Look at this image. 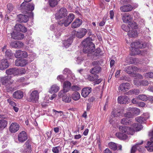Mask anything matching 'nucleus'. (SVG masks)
<instances>
[{
	"label": "nucleus",
	"mask_w": 153,
	"mask_h": 153,
	"mask_svg": "<svg viewBox=\"0 0 153 153\" xmlns=\"http://www.w3.org/2000/svg\"><path fill=\"white\" fill-rule=\"evenodd\" d=\"M34 5L33 4L27 3L25 6L24 5V3H22L21 5V9L22 12L26 15H19V21L21 22L25 23L29 20V17L33 16V14L32 11L34 9Z\"/></svg>",
	"instance_id": "f257e3e1"
},
{
	"label": "nucleus",
	"mask_w": 153,
	"mask_h": 153,
	"mask_svg": "<svg viewBox=\"0 0 153 153\" xmlns=\"http://www.w3.org/2000/svg\"><path fill=\"white\" fill-rule=\"evenodd\" d=\"M82 44L84 46L83 49V52L85 53H87L89 54L92 53L94 51L95 45L92 42L89 38H87L82 42Z\"/></svg>",
	"instance_id": "f03ea898"
},
{
	"label": "nucleus",
	"mask_w": 153,
	"mask_h": 153,
	"mask_svg": "<svg viewBox=\"0 0 153 153\" xmlns=\"http://www.w3.org/2000/svg\"><path fill=\"white\" fill-rule=\"evenodd\" d=\"M146 43L142 42L137 41L131 43V55L139 54L141 51L138 49L144 48L146 47Z\"/></svg>",
	"instance_id": "7ed1b4c3"
},
{
	"label": "nucleus",
	"mask_w": 153,
	"mask_h": 153,
	"mask_svg": "<svg viewBox=\"0 0 153 153\" xmlns=\"http://www.w3.org/2000/svg\"><path fill=\"white\" fill-rule=\"evenodd\" d=\"M39 97V95L38 92L36 90H34L32 91L30 94L27 100L30 102L37 103L38 102Z\"/></svg>",
	"instance_id": "20e7f679"
},
{
	"label": "nucleus",
	"mask_w": 153,
	"mask_h": 153,
	"mask_svg": "<svg viewBox=\"0 0 153 153\" xmlns=\"http://www.w3.org/2000/svg\"><path fill=\"white\" fill-rule=\"evenodd\" d=\"M68 14V11L65 8H62L59 9L55 14V18L57 19H60L66 16Z\"/></svg>",
	"instance_id": "39448f33"
},
{
	"label": "nucleus",
	"mask_w": 153,
	"mask_h": 153,
	"mask_svg": "<svg viewBox=\"0 0 153 153\" xmlns=\"http://www.w3.org/2000/svg\"><path fill=\"white\" fill-rule=\"evenodd\" d=\"M71 85V83L69 82L68 81L65 82L63 83V89L59 92L58 96L61 97L62 96V93H65L68 92L69 91Z\"/></svg>",
	"instance_id": "423d86ee"
},
{
	"label": "nucleus",
	"mask_w": 153,
	"mask_h": 153,
	"mask_svg": "<svg viewBox=\"0 0 153 153\" xmlns=\"http://www.w3.org/2000/svg\"><path fill=\"white\" fill-rule=\"evenodd\" d=\"M27 139V134L24 131L20 132L18 135V140L20 143H23Z\"/></svg>",
	"instance_id": "0eeeda50"
},
{
	"label": "nucleus",
	"mask_w": 153,
	"mask_h": 153,
	"mask_svg": "<svg viewBox=\"0 0 153 153\" xmlns=\"http://www.w3.org/2000/svg\"><path fill=\"white\" fill-rule=\"evenodd\" d=\"M131 88V85L128 83L121 84L119 86L118 90L120 92H124L127 91Z\"/></svg>",
	"instance_id": "6e6552de"
},
{
	"label": "nucleus",
	"mask_w": 153,
	"mask_h": 153,
	"mask_svg": "<svg viewBox=\"0 0 153 153\" xmlns=\"http://www.w3.org/2000/svg\"><path fill=\"white\" fill-rule=\"evenodd\" d=\"M17 31L16 30L11 33L12 37L15 39L21 40L23 39L25 37L24 34Z\"/></svg>",
	"instance_id": "1a4fd4ad"
},
{
	"label": "nucleus",
	"mask_w": 153,
	"mask_h": 153,
	"mask_svg": "<svg viewBox=\"0 0 153 153\" xmlns=\"http://www.w3.org/2000/svg\"><path fill=\"white\" fill-rule=\"evenodd\" d=\"M134 126H136L134 128H131L129 129L128 133L131 135H133L135 131H138L140 130L143 128V127L140 124L134 123Z\"/></svg>",
	"instance_id": "9d476101"
},
{
	"label": "nucleus",
	"mask_w": 153,
	"mask_h": 153,
	"mask_svg": "<svg viewBox=\"0 0 153 153\" xmlns=\"http://www.w3.org/2000/svg\"><path fill=\"white\" fill-rule=\"evenodd\" d=\"M28 63L27 60L25 59H18L15 61V64L17 66H24Z\"/></svg>",
	"instance_id": "9b49d317"
},
{
	"label": "nucleus",
	"mask_w": 153,
	"mask_h": 153,
	"mask_svg": "<svg viewBox=\"0 0 153 153\" xmlns=\"http://www.w3.org/2000/svg\"><path fill=\"white\" fill-rule=\"evenodd\" d=\"M87 32V30L84 28H80L77 32L76 36L78 38H81L84 37Z\"/></svg>",
	"instance_id": "f8f14e48"
},
{
	"label": "nucleus",
	"mask_w": 153,
	"mask_h": 153,
	"mask_svg": "<svg viewBox=\"0 0 153 153\" xmlns=\"http://www.w3.org/2000/svg\"><path fill=\"white\" fill-rule=\"evenodd\" d=\"M129 98L125 96H120L118 97L117 100L120 104H126L128 103Z\"/></svg>",
	"instance_id": "ddd939ff"
},
{
	"label": "nucleus",
	"mask_w": 153,
	"mask_h": 153,
	"mask_svg": "<svg viewBox=\"0 0 153 153\" xmlns=\"http://www.w3.org/2000/svg\"><path fill=\"white\" fill-rule=\"evenodd\" d=\"M143 116L137 117L135 118L136 120L140 123H142L149 118V114L148 113H145Z\"/></svg>",
	"instance_id": "4468645a"
},
{
	"label": "nucleus",
	"mask_w": 153,
	"mask_h": 153,
	"mask_svg": "<svg viewBox=\"0 0 153 153\" xmlns=\"http://www.w3.org/2000/svg\"><path fill=\"white\" fill-rule=\"evenodd\" d=\"M92 91L91 88L90 87L83 88L82 90V96L85 98L87 97Z\"/></svg>",
	"instance_id": "2eb2a0df"
},
{
	"label": "nucleus",
	"mask_w": 153,
	"mask_h": 153,
	"mask_svg": "<svg viewBox=\"0 0 153 153\" xmlns=\"http://www.w3.org/2000/svg\"><path fill=\"white\" fill-rule=\"evenodd\" d=\"M82 20L79 19H76L72 23L71 27L73 28H77L82 24Z\"/></svg>",
	"instance_id": "dca6fc26"
},
{
	"label": "nucleus",
	"mask_w": 153,
	"mask_h": 153,
	"mask_svg": "<svg viewBox=\"0 0 153 153\" xmlns=\"http://www.w3.org/2000/svg\"><path fill=\"white\" fill-rule=\"evenodd\" d=\"M15 30L17 31H21L23 33L26 32L27 30V28L20 24H17L15 26Z\"/></svg>",
	"instance_id": "f3484780"
},
{
	"label": "nucleus",
	"mask_w": 153,
	"mask_h": 153,
	"mask_svg": "<svg viewBox=\"0 0 153 153\" xmlns=\"http://www.w3.org/2000/svg\"><path fill=\"white\" fill-rule=\"evenodd\" d=\"M19 128V125L16 123H12L10 125V132L15 133L18 131Z\"/></svg>",
	"instance_id": "a211bd4d"
},
{
	"label": "nucleus",
	"mask_w": 153,
	"mask_h": 153,
	"mask_svg": "<svg viewBox=\"0 0 153 153\" xmlns=\"http://www.w3.org/2000/svg\"><path fill=\"white\" fill-rule=\"evenodd\" d=\"M9 65L7 59H2L0 61V69L2 70L6 69L9 66Z\"/></svg>",
	"instance_id": "6ab92c4d"
},
{
	"label": "nucleus",
	"mask_w": 153,
	"mask_h": 153,
	"mask_svg": "<svg viewBox=\"0 0 153 153\" xmlns=\"http://www.w3.org/2000/svg\"><path fill=\"white\" fill-rule=\"evenodd\" d=\"M11 45L13 48H21L23 47L24 44L21 41H15L12 42Z\"/></svg>",
	"instance_id": "aec40b11"
},
{
	"label": "nucleus",
	"mask_w": 153,
	"mask_h": 153,
	"mask_svg": "<svg viewBox=\"0 0 153 153\" xmlns=\"http://www.w3.org/2000/svg\"><path fill=\"white\" fill-rule=\"evenodd\" d=\"M122 19L123 22L127 23L129 22L130 21L132 20V17L131 16L128 14H121Z\"/></svg>",
	"instance_id": "412c9836"
},
{
	"label": "nucleus",
	"mask_w": 153,
	"mask_h": 153,
	"mask_svg": "<svg viewBox=\"0 0 153 153\" xmlns=\"http://www.w3.org/2000/svg\"><path fill=\"white\" fill-rule=\"evenodd\" d=\"M60 87L56 84L51 85L49 90V92L51 94L57 93L59 90Z\"/></svg>",
	"instance_id": "4be33fe9"
},
{
	"label": "nucleus",
	"mask_w": 153,
	"mask_h": 153,
	"mask_svg": "<svg viewBox=\"0 0 153 153\" xmlns=\"http://www.w3.org/2000/svg\"><path fill=\"white\" fill-rule=\"evenodd\" d=\"M133 8V7L131 5L128 4L121 7L120 9L122 12H127L131 11Z\"/></svg>",
	"instance_id": "5701e85b"
},
{
	"label": "nucleus",
	"mask_w": 153,
	"mask_h": 153,
	"mask_svg": "<svg viewBox=\"0 0 153 153\" xmlns=\"http://www.w3.org/2000/svg\"><path fill=\"white\" fill-rule=\"evenodd\" d=\"M23 96V92L20 90L16 91L13 94V97L15 99H20L22 98Z\"/></svg>",
	"instance_id": "b1692460"
},
{
	"label": "nucleus",
	"mask_w": 153,
	"mask_h": 153,
	"mask_svg": "<svg viewBox=\"0 0 153 153\" xmlns=\"http://www.w3.org/2000/svg\"><path fill=\"white\" fill-rule=\"evenodd\" d=\"M9 79V77L7 76L1 78L0 81L2 85L6 86L9 85L10 83Z\"/></svg>",
	"instance_id": "393cba45"
},
{
	"label": "nucleus",
	"mask_w": 153,
	"mask_h": 153,
	"mask_svg": "<svg viewBox=\"0 0 153 153\" xmlns=\"http://www.w3.org/2000/svg\"><path fill=\"white\" fill-rule=\"evenodd\" d=\"M101 68L99 66H96L91 68L90 71L91 73L92 74L99 73L101 71Z\"/></svg>",
	"instance_id": "a878e982"
},
{
	"label": "nucleus",
	"mask_w": 153,
	"mask_h": 153,
	"mask_svg": "<svg viewBox=\"0 0 153 153\" xmlns=\"http://www.w3.org/2000/svg\"><path fill=\"white\" fill-rule=\"evenodd\" d=\"M24 147L25 148V149L23 152L24 153H30L31 152V146L28 142H26L24 145Z\"/></svg>",
	"instance_id": "bb28decb"
},
{
	"label": "nucleus",
	"mask_w": 153,
	"mask_h": 153,
	"mask_svg": "<svg viewBox=\"0 0 153 153\" xmlns=\"http://www.w3.org/2000/svg\"><path fill=\"white\" fill-rule=\"evenodd\" d=\"M65 93H62V96L59 97H62V100L66 102H70L71 100V97L69 94H65Z\"/></svg>",
	"instance_id": "cd10ccee"
},
{
	"label": "nucleus",
	"mask_w": 153,
	"mask_h": 153,
	"mask_svg": "<svg viewBox=\"0 0 153 153\" xmlns=\"http://www.w3.org/2000/svg\"><path fill=\"white\" fill-rule=\"evenodd\" d=\"M130 128H131L125 126H119V130L120 131L123 133H126L128 134H129L128 132L129 131V129Z\"/></svg>",
	"instance_id": "c85d7f7f"
},
{
	"label": "nucleus",
	"mask_w": 153,
	"mask_h": 153,
	"mask_svg": "<svg viewBox=\"0 0 153 153\" xmlns=\"http://www.w3.org/2000/svg\"><path fill=\"white\" fill-rule=\"evenodd\" d=\"M115 135L119 139L121 140H126L127 138V136L126 134L120 132L116 133Z\"/></svg>",
	"instance_id": "c756f323"
},
{
	"label": "nucleus",
	"mask_w": 153,
	"mask_h": 153,
	"mask_svg": "<svg viewBox=\"0 0 153 153\" xmlns=\"http://www.w3.org/2000/svg\"><path fill=\"white\" fill-rule=\"evenodd\" d=\"M71 23V21H69L67 18L64 19L58 22V24L59 25H62L64 24L65 27L68 26Z\"/></svg>",
	"instance_id": "7c9ffc66"
},
{
	"label": "nucleus",
	"mask_w": 153,
	"mask_h": 153,
	"mask_svg": "<svg viewBox=\"0 0 153 153\" xmlns=\"http://www.w3.org/2000/svg\"><path fill=\"white\" fill-rule=\"evenodd\" d=\"M145 147L149 152H153V141H148L147 143V146Z\"/></svg>",
	"instance_id": "2f4dec72"
},
{
	"label": "nucleus",
	"mask_w": 153,
	"mask_h": 153,
	"mask_svg": "<svg viewBox=\"0 0 153 153\" xmlns=\"http://www.w3.org/2000/svg\"><path fill=\"white\" fill-rule=\"evenodd\" d=\"M123 111L119 109H113L112 114L114 117L120 116L122 114Z\"/></svg>",
	"instance_id": "473e14b6"
},
{
	"label": "nucleus",
	"mask_w": 153,
	"mask_h": 153,
	"mask_svg": "<svg viewBox=\"0 0 153 153\" xmlns=\"http://www.w3.org/2000/svg\"><path fill=\"white\" fill-rule=\"evenodd\" d=\"M72 39L70 37L67 39L65 40L63 42V45L65 47H68L71 45L72 42Z\"/></svg>",
	"instance_id": "72a5a7b5"
},
{
	"label": "nucleus",
	"mask_w": 153,
	"mask_h": 153,
	"mask_svg": "<svg viewBox=\"0 0 153 153\" xmlns=\"http://www.w3.org/2000/svg\"><path fill=\"white\" fill-rule=\"evenodd\" d=\"M128 35L131 37H135L137 36V32L136 30H129L128 32Z\"/></svg>",
	"instance_id": "f704fd0d"
},
{
	"label": "nucleus",
	"mask_w": 153,
	"mask_h": 153,
	"mask_svg": "<svg viewBox=\"0 0 153 153\" xmlns=\"http://www.w3.org/2000/svg\"><path fill=\"white\" fill-rule=\"evenodd\" d=\"M15 102L13 101H10V108L13 109L15 112H17L19 110V108L17 106Z\"/></svg>",
	"instance_id": "c9c22d12"
},
{
	"label": "nucleus",
	"mask_w": 153,
	"mask_h": 153,
	"mask_svg": "<svg viewBox=\"0 0 153 153\" xmlns=\"http://www.w3.org/2000/svg\"><path fill=\"white\" fill-rule=\"evenodd\" d=\"M19 75L18 69L10 68V75L12 76H18Z\"/></svg>",
	"instance_id": "e433bc0d"
},
{
	"label": "nucleus",
	"mask_w": 153,
	"mask_h": 153,
	"mask_svg": "<svg viewBox=\"0 0 153 153\" xmlns=\"http://www.w3.org/2000/svg\"><path fill=\"white\" fill-rule=\"evenodd\" d=\"M63 73L64 74H67L68 76L69 75L72 76V78H75L74 74L72 73L71 71L68 68H65L63 71Z\"/></svg>",
	"instance_id": "4c0bfd02"
},
{
	"label": "nucleus",
	"mask_w": 153,
	"mask_h": 153,
	"mask_svg": "<svg viewBox=\"0 0 153 153\" xmlns=\"http://www.w3.org/2000/svg\"><path fill=\"white\" fill-rule=\"evenodd\" d=\"M7 122L4 120H0V130L4 128L7 126Z\"/></svg>",
	"instance_id": "58836bf2"
},
{
	"label": "nucleus",
	"mask_w": 153,
	"mask_h": 153,
	"mask_svg": "<svg viewBox=\"0 0 153 153\" xmlns=\"http://www.w3.org/2000/svg\"><path fill=\"white\" fill-rule=\"evenodd\" d=\"M143 143V141H141L140 143H138L136 144L133 146L131 150V153H134L135 152L136 150V149H138V148L139 147V146L142 144Z\"/></svg>",
	"instance_id": "ea45409f"
},
{
	"label": "nucleus",
	"mask_w": 153,
	"mask_h": 153,
	"mask_svg": "<svg viewBox=\"0 0 153 153\" xmlns=\"http://www.w3.org/2000/svg\"><path fill=\"white\" fill-rule=\"evenodd\" d=\"M80 97L79 93L78 92L74 93L72 95V99L75 101L79 100L80 98Z\"/></svg>",
	"instance_id": "a19ab883"
},
{
	"label": "nucleus",
	"mask_w": 153,
	"mask_h": 153,
	"mask_svg": "<svg viewBox=\"0 0 153 153\" xmlns=\"http://www.w3.org/2000/svg\"><path fill=\"white\" fill-rule=\"evenodd\" d=\"M136 60V59L135 58L127 57L126 61V63L129 64H132L134 63Z\"/></svg>",
	"instance_id": "79ce46f5"
},
{
	"label": "nucleus",
	"mask_w": 153,
	"mask_h": 153,
	"mask_svg": "<svg viewBox=\"0 0 153 153\" xmlns=\"http://www.w3.org/2000/svg\"><path fill=\"white\" fill-rule=\"evenodd\" d=\"M98 76L97 74L88 75V79L91 81H95L98 79Z\"/></svg>",
	"instance_id": "37998d69"
},
{
	"label": "nucleus",
	"mask_w": 153,
	"mask_h": 153,
	"mask_svg": "<svg viewBox=\"0 0 153 153\" xmlns=\"http://www.w3.org/2000/svg\"><path fill=\"white\" fill-rule=\"evenodd\" d=\"M137 97L139 100L143 101H146L148 100V97L146 96L143 95H139Z\"/></svg>",
	"instance_id": "c03bdc74"
},
{
	"label": "nucleus",
	"mask_w": 153,
	"mask_h": 153,
	"mask_svg": "<svg viewBox=\"0 0 153 153\" xmlns=\"http://www.w3.org/2000/svg\"><path fill=\"white\" fill-rule=\"evenodd\" d=\"M140 93L139 90L137 89H134L129 91L128 92V94L132 95L133 94H135L137 95Z\"/></svg>",
	"instance_id": "a18cd8bd"
},
{
	"label": "nucleus",
	"mask_w": 153,
	"mask_h": 153,
	"mask_svg": "<svg viewBox=\"0 0 153 153\" xmlns=\"http://www.w3.org/2000/svg\"><path fill=\"white\" fill-rule=\"evenodd\" d=\"M52 111L55 116L56 117L59 116L61 117L63 114V112L62 111H58L55 109H53Z\"/></svg>",
	"instance_id": "49530a36"
},
{
	"label": "nucleus",
	"mask_w": 153,
	"mask_h": 153,
	"mask_svg": "<svg viewBox=\"0 0 153 153\" xmlns=\"http://www.w3.org/2000/svg\"><path fill=\"white\" fill-rule=\"evenodd\" d=\"M59 0H49V3L50 5L52 7H53L57 5Z\"/></svg>",
	"instance_id": "de8ad7c7"
},
{
	"label": "nucleus",
	"mask_w": 153,
	"mask_h": 153,
	"mask_svg": "<svg viewBox=\"0 0 153 153\" xmlns=\"http://www.w3.org/2000/svg\"><path fill=\"white\" fill-rule=\"evenodd\" d=\"M128 26L129 28H131L132 29H136L137 27V24L134 22H129L128 23Z\"/></svg>",
	"instance_id": "09e8293b"
},
{
	"label": "nucleus",
	"mask_w": 153,
	"mask_h": 153,
	"mask_svg": "<svg viewBox=\"0 0 153 153\" xmlns=\"http://www.w3.org/2000/svg\"><path fill=\"white\" fill-rule=\"evenodd\" d=\"M108 145L110 148L113 150H116L117 148V146L116 144L113 142H110L109 143Z\"/></svg>",
	"instance_id": "8fccbe9b"
},
{
	"label": "nucleus",
	"mask_w": 153,
	"mask_h": 153,
	"mask_svg": "<svg viewBox=\"0 0 153 153\" xmlns=\"http://www.w3.org/2000/svg\"><path fill=\"white\" fill-rule=\"evenodd\" d=\"M132 66L126 67L125 68V71L127 73L131 74L132 73Z\"/></svg>",
	"instance_id": "3c124183"
},
{
	"label": "nucleus",
	"mask_w": 153,
	"mask_h": 153,
	"mask_svg": "<svg viewBox=\"0 0 153 153\" xmlns=\"http://www.w3.org/2000/svg\"><path fill=\"white\" fill-rule=\"evenodd\" d=\"M131 111L134 114L138 115L140 112V110L136 108H131Z\"/></svg>",
	"instance_id": "603ef678"
},
{
	"label": "nucleus",
	"mask_w": 153,
	"mask_h": 153,
	"mask_svg": "<svg viewBox=\"0 0 153 153\" xmlns=\"http://www.w3.org/2000/svg\"><path fill=\"white\" fill-rule=\"evenodd\" d=\"M71 88L73 91H78L81 89L79 85H74L71 87Z\"/></svg>",
	"instance_id": "864d4df0"
},
{
	"label": "nucleus",
	"mask_w": 153,
	"mask_h": 153,
	"mask_svg": "<svg viewBox=\"0 0 153 153\" xmlns=\"http://www.w3.org/2000/svg\"><path fill=\"white\" fill-rule=\"evenodd\" d=\"M57 79L61 82H63L65 80V77L62 75H60L58 76Z\"/></svg>",
	"instance_id": "5fc2aeb1"
},
{
	"label": "nucleus",
	"mask_w": 153,
	"mask_h": 153,
	"mask_svg": "<svg viewBox=\"0 0 153 153\" xmlns=\"http://www.w3.org/2000/svg\"><path fill=\"white\" fill-rule=\"evenodd\" d=\"M61 149L59 146L54 147L52 149V151L53 153H59V149Z\"/></svg>",
	"instance_id": "6e6d98bb"
},
{
	"label": "nucleus",
	"mask_w": 153,
	"mask_h": 153,
	"mask_svg": "<svg viewBox=\"0 0 153 153\" xmlns=\"http://www.w3.org/2000/svg\"><path fill=\"white\" fill-rule=\"evenodd\" d=\"M144 76L146 78H153V72H149L145 74Z\"/></svg>",
	"instance_id": "4d7b16f0"
},
{
	"label": "nucleus",
	"mask_w": 153,
	"mask_h": 153,
	"mask_svg": "<svg viewBox=\"0 0 153 153\" xmlns=\"http://www.w3.org/2000/svg\"><path fill=\"white\" fill-rule=\"evenodd\" d=\"M74 15L73 14L70 13L69 14L67 18L69 21H71V23L74 18Z\"/></svg>",
	"instance_id": "13d9d810"
},
{
	"label": "nucleus",
	"mask_w": 153,
	"mask_h": 153,
	"mask_svg": "<svg viewBox=\"0 0 153 153\" xmlns=\"http://www.w3.org/2000/svg\"><path fill=\"white\" fill-rule=\"evenodd\" d=\"M141 81V80H139L135 78L134 80V84L135 85L137 86V87H138L140 85Z\"/></svg>",
	"instance_id": "bf43d9fd"
},
{
	"label": "nucleus",
	"mask_w": 153,
	"mask_h": 153,
	"mask_svg": "<svg viewBox=\"0 0 153 153\" xmlns=\"http://www.w3.org/2000/svg\"><path fill=\"white\" fill-rule=\"evenodd\" d=\"M128 121H129V120L128 118L126 117L122 119L121 120V123L123 124L127 125V123H129Z\"/></svg>",
	"instance_id": "052dcab7"
},
{
	"label": "nucleus",
	"mask_w": 153,
	"mask_h": 153,
	"mask_svg": "<svg viewBox=\"0 0 153 153\" xmlns=\"http://www.w3.org/2000/svg\"><path fill=\"white\" fill-rule=\"evenodd\" d=\"M22 51L21 50L17 51L15 54V56L16 58L21 57Z\"/></svg>",
	"instance_id": "680f3d73"
},
{
	"label": "nucleus",
	"mask_w": 153,
	"mask_h": 153,
	"mask_svg": "<svg viewBox=\"0 0 153 153\" xmlns=\"http://www.w3.org/2000/svg\"><path fill=\"white\" fill-rule=\"evenodd\" d=\"M19 70V75H21L25 74L26 71L25 69L23 68H21L20 69H18Z\"/></svg>",
	"instance_id": "e2e57ef3"
},
{
	"label": "nucleus",
	"mask_w": 153,
	"mask_h": 153,
	"mask_svg": "<svg viewBox=\"0 0 153 153\" xmlns=\"http://www.w3.org/2000/svg\"><path fill=\"white\" fill-rule=\"evenodd\" d=\"M121 27L123 30L126 31H128L130 29L129 28L128 25L126 26L125 25H122Z\"/></svg>",
	"instance_id": "0e129e2a"
},
{
	"label": "nucleus",
	"mask_w": 153,
	"mask_h": 153,
	"mask_svg": "<svg viewBox=\"0 0 153 153\" xmlns=\"http://www.w3.org/2000/svg\"><path fill=\"white\" fill-rule=\"evenodd\" d=\"M132 73H135L137 72L141 71V70L140 69H138L137 67L134 66H132Z\"/></svg>",
	"instance_id": "69168bd1"
},
{
	"label": "nucleus",
	"mask_w": 153,
	"mask_h": 153,
	"mask_svg": "<svg viewBox=\"0 0 153 153\" xmlns=\"http://www.w3.org/2000/svg\"><path fill=\"white\" fill-rule=\"evenodd\" d=\"M107 18H105V16H104L103 19V20L102 21H101L99 23V25L100 26L102 27L105 24L106 22V19Z\"/></svg>",
	"instance_id": "338daca9"
},
{
	"label": "nucleus",
	"mask_w": 153,
	"mask_h": 153,
	"mask_svg": "<svg viewBox=\"0 0 153 153\" xmlns=\"http://www.w3.org/2000/svg\"><path fill=\"white\" fill-rule=\"evenodd\" d=\"M149 136L151 137L150 140L151 141H153V129L149 132Z\"/></svg>",
	"instance_id": "774afa93"
}]
</instances>
